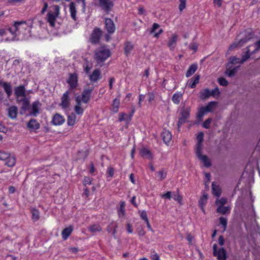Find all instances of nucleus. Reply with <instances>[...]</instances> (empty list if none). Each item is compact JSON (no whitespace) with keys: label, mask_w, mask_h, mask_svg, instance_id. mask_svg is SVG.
Masks as SVG:
<instances>
[{"label":"nucleus","mask_w":260,"mask_h":260,"mask_svg":"<svg viewBox=\"0 0 260 260\" xmlns=\"http://www.w3.org/2000/svg\"><path fill=\"white\" fill-rule=\"evenodd\" d=\"M28 25L26 23V21H15L13 25L8 28V30L13 35H14L12 39H9L7 38L6 40L8 41H17L18 39H16V36L19 35L21 29H26Z\"/></svg>","instance_id":"f257e3e1"},{"label":"nucleus","mask_w":260,"mask_h":260,"mask_svg":"<svg viewBox=\"0 0 260 260\" xmlns=\"http://www.w3.org/2000/svg\"><path fill=\"white\" fill-rule=\"evenodd\" d=\"M243 37L240 39L237 42H234L230 45V50H232L237 47H241L244 46L247 42L249 41L253 38L254 34L250 29H247L242 33Z\"/></svg>","instance_id":"f03ea898"},{"label":"nucleus","mask_w":260,"mask_h":260,"mask_svg":"<svg viewBox=\"0 0 260 260\" xmlns=\"http://www.w3.org/2000/svg\"><path fill=\"white\" fill-rule=\"evenodd\" d=\"M110 54L111 52L109 49L101 48L95 51V59L98 62H102L105 61Z\"/></svg>","instance_id":"7ed1b4c3"},{"label":"nucleus","mask_w":260,"mask_h":260,"mask_svg":"<svg viewBox=\"0 0 260 260\" xmlns=\"http://www.w3.org/2000/svg\"><path fill=\"white\" fill-rule=\"evenodd\" d=\"M217 102L212 101L209 102L206 106L201 107L198 113V118L200 120H202L204 114L208 112H212L213 109L217 106Z\"/></svg>","instance_id":"20e7f679"},{"label":"nucleus","mask_w":260,"mask_h":260,"mask_svg":"<svg viewBox=\"0 0 260 260\" xmlns=\"http://www.w3.org/2000/svg\"><path fill=\"white\" fill-rule=\"evenodd\" d=\"M59 6L55 5L53 6L54 13L50 11L48 12L47 20L51 27L55 26L56 19L59 14Z\"/></svg>","instance_id":"39448f33"},{"label":"nucleus","mask_w":260,"mask_h":260,"mask_svg":"<svg viewBox=\"0 0 260 260\" xmlns=\"http://www.w3.org/2000/svg\"><path fill=\"white\" fill-rule=\"evenodd\" d=\"M116 0H99V6L106 14H109L113 9Z\"/></svg>","instance_id":"423d86ee"},{"label":"nucleus","mask_w":260,"mask_h":260,"mask_svg":"<svg viewBox=\"0 0 260 260\" xmlns=\"http://www.w3.org/2000/svg\"><path fill=\"white\" fill-rule=\"evenodd\" d=\"M189 115L190 108H182L181 109V112H180L178 122V126L179 128L181 125L187 122V119L189 117Z\"/></svg>","instance_id":"0eeeda50"},{"label":"nucleus","mask_w":260,"mask_h":260,"mask_svg":"<svg viewBox=\"0 0 260 260\" xmlns=\"http://www.w3.org/2000/svg\"><path fill=\"white\" fill-rule=\"evenodd\" d=\"M217 244L213 245V255L217 256L218 260H226L227 258L226 252L223 247L217 249Z\"/></svg>","instance_id":"6e6552de"},{"label":"nucleus","mask_w":260,"mask_h":260,"mask_svg":"<svg viewBox=\"0 0 260 260\" xmlns=\"http://www.w3.org/2000/svg\"><path fill=\"white\" fill-rule=\"evenodd\" d=\"M67 82L70 86L69 90L76 89L78 85V77L77 74L76 73H70Z\"/></svg>","instance_id":"1a4fd4ad"},{"label":"nucleus","mask_w":260,"mask_h":260,"mask_svg":"<svg viewBox=\"0 0 260 260\" xmlns=\"http://www.w3.org/2000/svg\"><path fill=\"white\" fill-rule=\"evenodd\" d=\"M102 30L100 28L96 27L94 29L90 37V42L92 44L99 43L102 36Z\"/></svg>","instance_id":"9d476101"},{"label":"nucleus","mask_w":260,"mask_h":260,"mask_svg":"<svg viewBox=\"0 0 260 260\" xmlns=\"http://www.w3.org/2000/svg\"><path fill=\"white\" fill-rule=\"evenodd\" d=\"M105 29L109 34H113L114 33L116 27L113 21L108 18H104Z\"/></svg>","instance_id":"9b49d317"},{"label":"nucleus","mask_w":260,"mask_h":260,"mask_svg":"<svg viewBox=\"0 0 260 260\" xmlns=\"http://www.w3.org/2000/svg\"><path fill=\"white\" fill-rule=\"evenodd\" d=\"M196 154L198 157L202 160L206 167L208 168L211 166V160L208 156L202 154V149H200L199 152L198 150H196Z\"/></svg>","instance_id":"f8f14e48"},{"label":"nucleus","mask_w":260,"mask_h":260,"mask_svg":"<svg viewBox=\"0 0 260 260\" xmlns=\"http://www.w3.org/2000/svg\"><path fill=\"white\" fill-rule=\"evenodd\" d=\"M70 93L69 90H67L63 94L61 98V103L60 105L63 109L68 108L70 105V100L69 96Z\"/></svg>","instance_id":"ddd939ff"},{"label":"nucleus","mask_w":260,"mask_h":260,"mask_svg":"<svg viewBox=\"0 0 260 260\" xmlns=\"http://www.w3.org/2000/svg\"><path fill=\"white\" fill-rule=\"evenodd\" d=\"M25 88L24 85H21L18 87H16L14 89V94L16 96V100L20 99V97H25Z\"/></svg>","instance_id":"4468645a"},{"label":"nucleus","mask_w":260,"mask_h":260,"mask_svg":"<svg viewBox=\"0 0 260 260\" xmlns=\"http://www.w3.org/2000/svg\"><path fill=\"white\" fill-rule=\"evenodd\" d=\"M93 90V88L84 89L82 93L81 97L82 101L85 104H87L91 98V93Z\"/></svg>","instance_id":"2eb2a0df"},{"label":"nucleus","mask_w":260,"mask_h":260,"mask_svg":"<svg viewBox=\"0 0 260 260\" xmlns=\"http://www.w3.org/2000/svg\"><path fill=\"white\" fill-rule=\"evenodd\" d=\"M16 102L18 104L21 103V109L23 111L25 112L29 109L30 102L26 96L16 100Z\"/></svg>","instance_id":"dca6fc26"},{"label":"nucleus","mask_w":260,"mask_h":260,"mask_svg":"<svg viewBox=\"0 0 260 260\" xmlns=\"http://www.w3.org/2000/svg\"><path fill=\"white\" fill-rule=\"evenodd\" d=\"M65 121V119L59 114H55L52 118L51 123L55 125H59L63 124Z\"/></svg>","instance_id":"f3484780"},{"label":"nucleus","mask_w":260,"mask_h":260,"mask_svg":"<svg viewBox=\"0 0 260 260\" xmlns=\"http://www.w3.org/2000/svg\"><path fill=\"white\" fill-rule=\"evenodd\" d=\"M101 78V72L100 69H95L89 75V80L92 82H96Z\"/></svg>","instance_id":"a211bd4d"},{"label":"nucleus","mask_w":260,"mask_h":260,"mask_svg":"<svg viewBox=\"0 0 260 260\" xmlns=\"http://www.w3.org/2000/svg\"><path fill=\"white\" fill-rule=\"evenodd\" d=\"M240 66L233 68L231 65H230L229 67H226L225 74L229 77H233L235 76Z\"/></svg>","instance_id":"6ab92c4d"},{"label":"nucleus","mask_w":260,"mask_h":260,"mask_svg":"<svg viewBox=\"0 0 260 260\" xmlns=\"http://www.w3.org/2000/svg\"><path fill=\"white\" fill-rule=\"evenodd\" d=\"M0 85L3 86L7 97L10 98L12 94V87L11 83L8 82H3Z\"/></svg>","instance_id":"aec40b11"},{"label":"nucleus","mask_w":260,"mask_h":260,"mask_svg":"<svg viewBox=\"0 0 260 260\" xmlns=\"http://www.w3.org/2000/svg\"><path fill=\"white\" fill-rule=\"evenodd\" d=\"M41 104L39 101H36L32 104L31 115L36 116L39 113V108Z\"/></svg>","instance_id":"412c9836"},{"label":"nucleus","mask_w":260,"mask_h":260,"mask_svg":"<svg viewBox=\"0 0 260 260\" xmlns=\"http://www.w3.org/2000/svg\"><path fill=\"white\" fill-rule=\"evenodd\" d=\"M8 116L11 119H15L18 114V108L15 106H12L8 108Z\"/></svg>","instance_id":"4be33fe9"},{"label":"nucleus","mask_w":260,"mask_h":260,"mask_svg":"<svg viewBox=\"0 0 260 260\" xmlns=\"http://www.w3.org/2000/svg\"><path fill=\"white\" fill-rule=\"evenodd\" d=\"M7 155H8V157L6 159H3L5 160V164L9 167H12L15 165L16 159L14 156H11L8 153H7Z\"/></svg>","instance_id":"5701e85b"},{"label":"nucleus","mask_w":260,"mask_h":260,"mask_svg":"<svg viewBox=\"0 0 260 260\" xmlns=\"http://www.w3.org/2000/svg\"><path fill=\"white\" fill-rule=\"evenodd\" d=\"M134 49V45L129 41H126L124 43V51L126 56L129 55L131 51Z\"/></svg>","instance_id":"b1692460"},{"label":"nucleus","mask_w":260,"mask_h":260,"mask_svg":"<svg viewBox=\"0 0 260 260\" xmlns=\"http://www.w3.org/2000/svg\"><path fill=\"white\" fill-rule=\"evenodd\" d=\"M161 136L166 144L169 143L172 139L171 133L169 131L164 129L161 133Z\"/></svg>","instance_id":"393cba45"},{"label":"nucleus","mask_w":260,"mask_h":260,"mask_svg":"<svg viewBox=\"0 0 260 260\" xmlns=\"http://www.w3.org/2000/svg\"><path fill=\"white\" fill-rule=\"evenodd\" d=\"M140 153L143 157L147 158L149 159L152 158V155L151 151L146 148L143 147L140 150Z\"/></svg>","instance_id":"a878e982"},{"label":"nucleus","mask_w":260,"mask_h":260,"mask_svg":"<svg viewBox=\"0 0 260 260\" xmlns=\"http://www.w3.org/2000/svg\"><path fill=\"white\" fill-rule=\"evenodd\" d=\"M27 127L31 130L38 129L40 127V124L35 119H31L27 123Z\"/></svg>","instance_id":"bb28decb"},{"label":"nucleus","mask_w":260,"mask_h":260,"mask_svg":"<svg viewBox=\"0 0 260 260\" xmlns=\"http://www.w3.org/2000/svg\"><path fill=\"white\" fill-rule=\"evenodd\" d=\"M73 230V228L72 226H69L64 229L61 233L62 239L66 240L71 235Z\"/></svg>","instance_id":"cd10ccee"},{"label":"nucleus","mask_w":260,"mask_h":260,"mask_svg":"<svg viewBox=\"0 0 260 260\" xmlns=\"http://www.w3.org/2000/svg\"><path fill=\"white\" fill-rule=\"evenodd\" d=\"M210 96V90L208 88H205L200 92V98L202 100H206Z\"/></svg>","instance_id":"c85d7f7f"},{"label":"nucleus","mask_w":260,"mask_h":260,"mask_svg":"<svg viewBox=\"0 0 260 260\" xmlns=\"http://www.w3.org/2000/svg\"><path fill=\"white\" fill-rule=\"evenodd\" d=\"M69 8L71 17L74 20H76L77 10L76 8L75 4L74 2H71L69 5Z\"/></svg>","instance_id":"c756f323"},{"label":"nucleus","mask_w":260,"mask_h":260,"mask_svg":"<svg viewBox=\"0 0 260 260\" xmlns=\"http://www.w3.org/2000/svg\"><path fill=\"white\" fill-rule=\"evenodd\" d=\"M125 202L124 201L120 202V207L117 210L118 215L119 217H123L125 216Z\"/></svg>","instance_id":"7c9ffc66"},{"label":"nucleus","mask_w":260,"mask_h":260,"mask_svg":"<svg viewBox=\"0 0 260 260\" xmlns=\"http://www.w3.org/2000/svg\"><path fill=\"white\" fill-rule=\"evenodd\" d=\"M203 133L201 132L199 134L197 137L198 143L196 145V150H198V152L200 151V149H202V142L203 141Z\"/></svg>","instance_id":"2f4dec72"},{"label":"nucleus","mask_w":260,"mask_h":260,"mask_svg":"<svg viewBox=\"0 0 260 260\" xmlns=\"http://www.w3.org/2000/svg\"><path fill=\"white\" fill-rule=\"evenodd\" d=\"M159 27V25L157 23H153L151 30L150 31L151 34H154V37L157 38L159 35L161 34L163 31L162 29H160L159 31L158 32H155V31L157 29H158Z\"/></svg>","instance_id":"473e14b6"},{"label":"nucleus","mask_w":260,"mask_h":260,"mask_svg":"<svg viewBox=\"0 0 260 260\" xmlns=\"http://www.w3.org/2000/svg\"><path fill=\"white\" fill-rule=\"evenodd\" d=\"M212 190L214 196L218 197L220 196L221 193L220 188L218 185H216L214 182L212 183Z\"/></svg>","instance_id":"72a5a7b5"},{"label":"nucleus","mask_w":260,"mask_h":260,"mask_svg":"<svg viewBox=\"0 0 260 260\" xmlns=\"http://www.w3.org/2000/svg\"><path fill=\"white\" fill-rule=\"evenodd\" d=\"M198 69V66L197 64H191L187 70L186 76V77H189L192 75H193L195 72L197 71Z\"/></svg>","instance_id":"f704fd0d"},{"label":"nucleus","mask_w":260,"mask_h":260,"mask_svg":"<svg viewBox=\"0 0 260 260\" xmlns=\"http://www.w3.org/2000/svg\"><path fill=\"white\" fill-rule=\"evenodd\" d=\"M182 96L183 94L181 92H177L173 94L172 100L174 103L179 104Z\"/></svg>","instance_id":"c9c22d12"},{"label":"nucleus","mask_w":260,"mask_h":260,"mask_svg":"<svg viewBox=\"0 0 260 260\" xmlns=\"http://www.w3.org/2000/svg\"><path fill=\"white\" fill-rule=\"evenodd\" d=\"M207 199L208 195L205 193L202 196L199 201V206L203 210H204V207L207 203Z\"/></svg>","instance_id":"e433bc0d"},{"label":"nucleus","mask_w":260,"mask_h":260,"mask_svg":"<svg viewBox=\"0 0 260 260\" xmlns=\"http://www.w3.org/2000/svg\"><path fill=\"white\" fill-rule=\"evenodd\" d=\"M177 40V36L174 35L173 36L172 38L169 40L168 45L171 50H173L175 48Z\"/></svg>","instance_id":"4c0bfd02"},{"label":"nucleus","mask_w":260,"mask_h":260,"mask_svg":"<svg viewBox=\"0 0 260 260\" xmlns=\"http://www.w3.org/2000/svg\"><path fill=\"white\" fill-rule=\"evenodd\" d=\"M230 211V208L229 207H225L224 206H219L216 209V212L217 213H219L222 214H225L227 213H229Z\"/></svg>","instance_id":"58836bf2"},{"label":"nucleus","mask_w":260,"mask_h":260,"mask_svg":"<svg viewBox=\"0 0 260 260\" xmlns=\"http://www.w3.org/2000/svg\"><path fill=\"white\" fill-rule=\"evenodd\" d=\"M172 198L175 201H177L178 203H179L180 205L182 204V197L179 194L178 191L176 192H172Z\"/></svg>","instance_id":"ea45409f"},{"label":"nucleus","mask_w":260,"mask_h":260,"mask_svg":"<svg viewBox=\"0 0 260 260\" xmlns=\"http://www.w3.org/2000/svg\"><path fill=\"white\" fill-rule=\"evenodd\" d=\"M241 59L235 56H231L229 58V62L226 64V67H229L231 64H235L240 63Z\"/></svg>","instance_id":"a19ab883"},{"label":"nucleus","mask_w":260,"mask_h":260,"mask_svg":"<svg viewBox=\"0 0 260 260\" xmlns=\"http://www.w3.org/2000/svg\"><path fill=\"white\" fill-rule=\"evenodd\" d=\"M117 228V225L116 224H114L113 223H111L107 226V230L109 233L112 232V235L115 236V235L116 233V229Z\"/></svg>","instance_id":"79ce46f5"},{"label":"nucleus","mask_w":260,"mask_h":260,"mask_svg":"<svg viewBox=\"0 0 260 260\" xmlns=\"http://www.w3.org/2000/svg\"><path fill=\"white\" fill-rule=\"evenodd\" d=\"M247 47V50L246 51L245 54L242 56V58L240 60V63L243 64L245 61H246L248 58H250L251 53H250V50Z\"/></svg>","instance_id":"37998d69"},{"label":"nucleus","mask_w":260,"mask_h":260,"mask_svg":"<svg viewBox=\"0 0 260 260\" xmlns=\"http://www.w3.org/2000/svg\"><path fill=\"white\" fill-rule=\"evenodd\" d=\"M89 231L92 233H95L102 231V228L99 224L92 225L89 227Z\"/></svg>","instance_id":"c03bdc74"},{"label":"nucleus","mask_w":260,"mask_h":260,"mask_svg":"<svg viewBox=\"0 0 260 260\" xmlns=\"http://www.w3.org/2000/svg\"><path fill=\"white\" fill-rule=\"evenodd\" d=\"M120 104V101L119 99L116 98L113 100V111L114 112H117L118 110L119 106Z\"/></svg>","instance_id":"a18cd8bd"},{"label":"nucleus","mask_w":260,"mask_h":260,"mask_svg":"<svg viewBox=\"0 0 260 260\" xmlns=\"http://www.w3.org/2000/svg\"><path fill=\"white\" fill-rule=\"evenodd\" d=\"M32 219L34 220V221H36L39 220L40 218L39 212L37 209H33L32 210Z\"/></svg>","instance_id":"49530a36"},{"label":"nucleus","mask_w":260,"mask_h":260,"mask_svg":"<svg viewBox=\"0 0 260 260\" xmlns=\"http://www.w3.org/2000/svg\"><path fill=\"white\" fill-rule=\"evenodd\" d=\"M220 94V92L219 90V88L218 87H216L214 89H212L211 91L210 90V94L211 96L215 98L216 96L218 97Z\"/></svg>","instance_id":"de8ad7c7"},{"label":"nucleus","mask_w":260,"mask_h":260,"mask_svg":"<svg viewBox=\"0 0 260 260\" xmlns=\"http://www.w3.org/2000/svg\"><path fill=\"white\" fill-rule=\"evenodd\" d=\"M75 123V117L71 115H69L68 117L67 123L69 126H73Z\"/></svg>","instance_id":"09e8293b"},{"label":"nucleus","mask_w":260,"mask_h":260,"mask_svg":"<svg viewBox=\"0 0 260 260\" xmlns=\"http://www.w3.org/2000/svg\"><path fill=\"white\" fill-rule=\"evenodd\" d=\"M119 121H129L128 120V118L127 115L126 114H125V113H120L119 114Z\"/></svg>","instance_id":"8fccbe9b"},{"label":"nucleus","mask_w":260,"mask_h":260,"mask_svg":"<svg viewBox=\"0 0 260 260\" xmlns=\"http://www.w3.org/2000/svg\"><path fill=\"white\" fill-rule=\"evenodd\" d=\"M219 220L220 224L222 225L225 230L227 226V219L223 217H220Z\"/></svg>","instance_id":"3c124183"},{"label":"nucleus","mask_w":260,"mask_h":260,"mask_svg":"<svg viewBox=\"0 0 260 260\" xmlns=\"http://www.w3.org/2000/svg\"><path fill=\"white\" fill-rule=\"evenodd\" d=\"M157 173L161 180L164 179L167 176V173L164 171V169L159 171Z\"/></svg>","instance_id":"603ef678"},{"label":"nucleus","mask_w":260,"mask_h":260,"mask_svg":"<svg viewBox=\"0 0 260 260\" xmlns=\"http://www.w3.org/2000/svg\"><path fill=\"white\" fill-rule=\"evenodd\" d=\"M219 84L223 86H226L228 84V81L223 77H220L218 79Z\"/></svg>","instance_id":"864d4df0"},{"label":"nucleus","mask_w":260,"mask_h":260,"mask_svg":"<svg viewBox=\"0 0 260 260\" xmlns=\"http://www.w3.org/2000/svg\"><path fill=\"white\" fill-rule=\"evenodd\" d=\"M179 9L182 12L186 8V0H179Z\"/></svg>","instance_id":"5fc2aeb1"},{"label":"nucleus","mask_w":260,"mask_h":260,"mask_svg":"<svg viewBox=\"0 0 260 260\" xmlns=\"http://www.w3.org/2000/svg\"><path fill=\"white\" fill-rule=\"evenodd\" d=\"M212 119L211 118H208V119H207L203 123V127L205 128H207V129H208L210 128V123L212 121Z\"/></svg>","instance_id":"6e6d98bb"},{"label":"nucleus","mask_w":260,"mask_h":260,"mask_svg":"<svg viewBox=\"0 0 260 260\" xmlns=\"http://www.w3.org/2000/svg\"><path fill=\"white\" fill-rule=\"evenodd\" d=\"M75 112L78 115H81L83 113L84 110L81 106H75L74 108Z\"/></svg>","instance_id":"4d7b16f0"},{"label":"nucleus","mask_w":260,"mask_h":260,"mask_svg":"<svg viewBox=\"0 0 260 260\" xmlns=\"http://www.w3.org/2000/svg\"><path fill=\"white\" fill-rule=\"evenodd\" d=\"M140 217L142 219L144 220L145 222L148 221V218L147 217V214L146 211L143 210L140 212Z\"/></svg>","instance_id":"13d9d810"},{"label":"nucleus","mask_w":260,"mask_h":260,"mask_svg":"<svg viewBox=\"0 0 260 260\" xmlns=\"http://www.w3.org/2000/svg\"><path fill=\"white\" fill-rule=\"evenodd\" d=\"M85 61L86 62V65L83 66L84 70L86 74H88L90 70L91 67L89 66V62L87 58L85 59Z\"/></svg>","instance_id":"bf43d9fd"},{"label":"nucleus","mask_w":260,"mask_h":260,"mask_svg":"<svg viewBox=\"0 0 260 260\" xmlns=\"http://www.w3.org/2000/svg\"><path fill=\"white\" fill-rule=\"evenodd\" d=\"M172 197V192L171 191H167L166 193H164L161 196L162 198H166L170 199Z\"/></svg>","instance_id":"052dcab7"},{"label":"nucleus","mask_w":260,"mask_h":260,"mask_svg":"<svg viewBox=\"0 0 260 260\" xmlns=\"http://www.w3.org/2000/svg\"><path fill=\"white\" fill-rule=\"evenodd\" d=\"M227 203V199L225 198H222L218 201H216V204H219V206H223Z\"/></svg>","instance_id":"680f3d73"},{"label":"nucleus","mask_w":260,"mask_h":260,"mask_svg":"<svg viewBox=\"0 0 260 260\" xmlns=\"http://www.w3.org/2000/svg\"><path fill=\"white\" fill-rule=\"evenodd\" d=\"M91 180L89 177H85L83 180V184L86 185L87 184H91Z\"/></svg>","instance_id":"e2e57ef3"},{"label":"nucleus","mask_w":260,"mask_h":260,"mask_svg":"<svg viewBox=\"0 0 260 260\" xmlns=\"http://www.w3.org/2000/svg\"><path fill=\"white\" fill-rule=\"evenodd\" d=\"M254 45L256 46V48L252 52V54L255 53L258 50L260 49V40L256 41Z\"/></svg>","instance_id":"0e129e2a"},{"label":"nucleus","mask_w":260,"mask_h":260,"mask_svg":"<svg viewBox=\"0 0 260 260\" xmlns=\"http://www.w3.org/2000/svg\"><path fill=\"white\" fill-rule=\"evenodd\" d=\"M75 101L76 103V106H81V103L82 102V99L81 98V96L80 95H78L76 97Z\"/></svg>","instance_id":"69168bd1"},{"label":"nucleus","mask_w":260,"mask_h":260,"mask_svg":"<svg viewBox=\"0 0 260 260\" xmlns=\"http://www.w3.org/2000/svg\"><path fill=\"white\" fill-rule=\"evenodd\" d=\"M198 45L197 44L195 43H192L190 44L189 46V48L190 49L194 50V52H196L198 49Z\"/></svg>","instance_id":"338daca9"},{"label":"nucleus","mask_w":260,"mask_h":260,"mask_svg":"<svg viewBox=\"0 0 260 260\" xmlns=\"http://www.w3.org/2000/svg\"><path fill=\"white\" fill-rule=\"evenodd\" d=\"M8 156L7 152L0 151V160L6 159Z\"/></svg>","instance_id":"774afa93"}]
</instances>
